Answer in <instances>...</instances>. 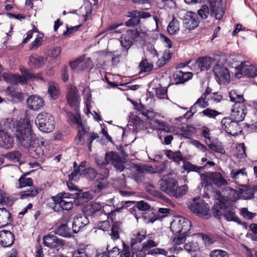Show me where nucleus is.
<instances>
[{"instance_id": "nucleus-1", "label": "nucleus", "mask_w": 257, "mask_h": 257, "mask_svg": "<svg viewBox=\"0 0 257 257\" xmlns=\"http://www.w3.org/2000/svg\"><path fill=\"white\" fill-rule=\"evenodd\" d=\"M15 135L19 145L28 149V153L31 157L39 159L40 161L43 159L44 155V142L36 138L29 120L24 119L19 122Z\"/></svg>"}, {"instance_id": "nucleus-2", "label": "nucleus", "mask_w": 257, "mask_h": 257, "mask_svg": "<svg viewBox=\"0 0 257 257\" xmlns=\"http://www.w3.org/2000/svg\"><path fill=\"white\" fill-rule=\"evenodd\" d=\"M216 195L218 198H217V201L211 208L213 217L217 219L224 217L228 222L233 221L241 224V221L236 214V206L234 202L229 199L227 197L222 195L219 191L216 192Z\"/></svg>"}, {"instance_id": "nucleus-3", "label": "nucleus", "mask_w": 257, "mask_h": 257, "mask_svg": "<svg viewBox=\"0 0 257 257\" xmlns=\"http://www.w3.org/2000/svg\"><path fill=\"white\" fill-rule=\"evenodd\" d=\"M78 97L77 88L75 86H71L67 94V100L68 104L75 112L67 113V122L71 127L77 129L78 133L75 138V142L77 144L80 143V113Z\"/></svg>"}, {"instance_id": "nucleus-4", "label": "nucleus", "mask_w": 257, "mask_h": 257, "mask_svg": "<svg viewBox=\"0 0 257 257\" xmlns=\"http://www.w3.org/2000/svg\"><path fill=\"white\" fill-rule=\"evenodd\" d=\"M134 203V202L131 201H122L117 205L115 209L111 210L110 212H106V211L107 210V207H111L110 205H106L102 207V205L100 203L93 202L88 204L81 209L84 215V218L86 219V221L84 220L81 221V224H84L82 227H84L87 224V216H92L97 212H100L102 208V211L104 212L105 214L107 215L108 218L112 219L115 216L116 212H121L122 209L127 208L128 206H130L131 204Z\"/></svg>"}, {"instance_id": "nucleus-5", "label": "nucleus", "mask_w": 257, "mask_h": 257, "mask_svg": "<svg viewBox=\"0 0 257 257\" xmlns=\"http://www.w3.org/2000/svg\"><path fill=\"white\" fill-rule=\"evenodd\" d=\"M229 96L230 101L234 103L231 108V119L238 122L243 121L247 113L246 101L235 90H231Z\"/></svg>"}, {"instance_id": "nucleus-6", "label": "nucleus", "mask_w": 257, "mask_h": 257, "mask_svg": "<svg viewBox=\"0 0 257 257\" xmlns=\"http://www.w3.org/2000/svg\"><path fill=\"white\" fill-rule=\"evenodd\" d=\"M158 185L162 191L176 198L182 197L185 194L188 189L186 185L178 186V181L171 177L161 179Z\"/></svg>"}, {"instance_id": "nucleus-7", "label": "nucleus", "mask_w": 257, "mask_h": 257, "mask_svg": "<svg viewBox=\"0 0 257 257\" xmlns=\"http://www.w3.org/2000/svg\"><path fill=\"white\" fill-rule=\"evenodd\" d=\"M39 130L45 133L52 132L55 128V121L53 117L49 113L43 112L39 114L35 120Z\"/></svg>"}, {"instance_id": "nucleus-8", "label": "nucleus", "mask_w": 257, "mask_h": 257, "mask_svg": "<svg viewBox=\"0 0 257 257\" xmlns=\"http://www.w3.org/2000/svg\"><path fill=\"white\" fill-rule=\"evenodd\" d=\"M140 38V33L137 29L128 30L121 36L119 40L123 50L127 52L134 42L139 41Z\"/></svg>"}, {"instance_id": "nucleus-9", "label": "nucleus", "mask_w": 257, "mask_h": 257, "mask_svg": "<svg viewBox=\"0 0 257 257\" xmlns=\"http://www.w3.org/2000/svg\"><path fill=\"white\" fill-rule=\"evenodd\" d=\"M188 207L193 213L200 216H207L209 214V206L200 197H195L188 203Z\"/></svg>"}, {"instance_id": "nucleus-10", "label": "nucleus", "mask_w": 257, "mask_h": 257, "mask_svg": "<svg viewBox=\"0 0 257 257\" xmlns=\"http://www.w3.org/2000/svg\"><path fill=\"white\" fill-rule=\"evenodd\" d=\"M238 121L229 117H224L221 124L222 128H223L227 133L232 136H236L242 132V128L239 125Z\"/></svg>"}, {"instance_id": "nucleus-11", "label": "nucleus", "mask_w": 257, "mask_h": 257, "mask_svg": "<svg viewBox=\"0 0 257 257\" xmlns=\"http://www.w3.org/2000/svg\"><path fill=\"white\" fill-rule=\"evenodd\" d=\"M70 219L67 216H62L59 219L58 225L53 232L55 234L63 237L68 238L72 236L70 228L68 225Z\"/></svg>"}, {"instance_id": "nucleus-12", "label": "nucleus", "mask_w": 257, "mask_h": 257, "mask_svg": "<svg viewBox=\"0 0 257 257\" xmlns=\"http://www.w3.org/2000/svg\"><path fill=\"white\" fill-rule=\"evenodd\" d=\"M55 235L50 233L44 236L43 241L44 245L51 248L62 247L65 244V241Z\"/></svg>"}, {"instance_id": "nucleus-13", "label": "nucleus", "mask_w": 257, "mask_h": 257, "mask_svg": "<svg viewBox=\"0 0 257 257\" xmlns=\"http://www.w3.org/2000/svg\"><path fill=\"white\" fill-rule=\"evenodd\" d=\"M213 71L216 78L220 82L225 83L230 80L228 70L223 64H216L214 66Z\"/></svg>"}, {"instance_id": "nucleus-14", "label": "nucleus", "mask_w": 257, "mask_h": 257, "mask_svg": "<svg viewBox=\"0 0 257 257\" xmlns=\"http://www.w3.org/2000/svg\"><path fill=\"white\" fill-rule=\"evenodd\" d=\"M5 93L8 99L13 103H19L24 99V94L16 86H8L5 90Z\"/></svg>"}, {"instance_id": "nucleus-15", "label": "nucleus", "mask_w": 257, "mask_h": 257, "mask_svg": "<svg viewBox=\"0 0 257 257\" xmlns=\"http://www.w3.org/2000/svg\"><path fill=\"white\" fill-rule=\"evenodd\" d=\"M199 24L198 16L194 12L188 11L184 16V27L189 30H194Z\"/></svg>"}, {"instance_id": "nucleus-16", "label": "nucleus", "mask_w": 257, "mask_h": 257, "mask_svg": "<svg viewBox=\"0 0 257 257\" xmlns=\"http://www.w3.org/2000/svg\"><path fill=\"white\" fill-rule=\"evenodd\" d=\"M89 127H86L81 122V140L83 139L84 143L86 144L89 152L91 151L92 143L93 141L98 138L97 134L94 132H89Z\"/></svg>"}, {"instance_id": "nucleus-17", "label": "nucleus", "mask_w": 257, "mask_h": 257, "mask_svg": "<svg viewBox=\"0 0 257 257\" xmlns=\"http://www.w3.org/2000/svg\"><path fill=\"white\" fill-rule=\"evenodd\" d=\"M15 240V235L10 230L0 231V245L4 247L12 245Z\"/></svg>"}, {"instance_id": "nucleus-18", "label": "nucleus", "mask_w": 257, "mask_h": 257, "mask_svg": "<svg viewBox=\"0 0 257 257\" xmlns=\"http://www.w3.org/2000/svg\"><path fill=\"white\" fill-rule=\"evenodd\" d=\"M27 103L29 108L33 110H38L45 105L43 98L36 95L30 96L27 100Z\"/></svg>"}, {"instance_id": "nucleus-19", "label": "nucleus", "mask_w": 257, "mask_h": 257, "mask_svg": "<svg viewBox=\"0 0 257 257\" xmlns=\"http://www.w3.org/2000/svg\"><path fill=\"white\" fill-rule=\"evenodd\" d=\"M191 72H183L181 70H176L173 74V78L176 85L183 84L192 78Z\"/></svg>"}, {"instance_id": "nucleus-20", "label": "nucleus", "mask_w": 257, "mask_h": 257, "mask_svg": "<svg viewBox=\"0 0 257 257\" xmlns=\"http://www.w3.org/2000/svg\"><path fill=\"white\" fill-rule=\"evenodd\" d=\"M146 237V232H141L139 231H134L131 234L130 247L131 252H135L134 248H136V245L142 242Z\"/></svg>"}, {"instance_id": "nucleus-21", "label": "nucleus", "mask_w": 257, "mask_h": 257, "mask_svg": "<svg viewBox=\"0 0 257 257\" xmlns=\"http://www.w3.org/2000/svg\"><path fill=\"white\" fill-rule=\"evenodd\" d=\"M45 62L46 59L43 56L35 54L29 57L28 65L32 68L37 69L42 68Z\"/></svg>"}, {"instance_id": "nucleus-22", "label": "nucleus", "mask_w": 257, "mask_h": 257, "mask_svg": "<svg viewBox=\"0 0 257 257\" xmlns=\"http://www.w3.org/2000/svg\"><path fill=\"white\" fill-rule=\"evenodd\" d=\"M195 64L200 71H207L210 69L212 66V58L210 57H199L196 60Z\"/></svg>"}, {"instance_id": "nucleus-23", "label": "nucleus", "mask_w": 257, "mask_h": 257, "mask_svg": "<svg viewBox=\"0 0 257 257\" xmlns=\"http://www.w3.org/2000/svg\"><path fill=\"white\" fill-rule=\"evenodd\" d=\"M212 173L211 172H205L201 173L200 175L201 183L198 185V188L204 187V189L207 188L212 186Z\"/></svg>"}, {"instance_id": "nucleus-24", "label": "nucleus", "mask_w": 257, "mask_h": 257, "mask_svg": "<svg viewBox=\"0 0 257 257\" xmlns=\"http://www.w3.org/2000/svg\"><path fill=\"white\" fill-rule=\"evenodd\" d=\"M199 236L201 237L204 244L206 246H210L216 242H218L220 239V236L217 234L209 233L208 234L201 233Z\"/></svg>"}, {"instance_id": "nucleus-25", "label": "nucleus", "mask_w": 257, "mask_h": 257, "mask_svg": "<svg viewBox=\"0 0 257 257\" xmlns=\"http://www.w3.org/2000/svg\"><path fill=\"white\" fill-rule=\"evenodd\" d=\"M0 143L4 148L11 149L14 143V138L5 131L3 134L0 135Z\"/></svg>"}, {"instance_id": "nucleus-26", "label": "nucleus", "mask_w": 257, "mask_h": 257, "mask_svg": "<svg viewBox=\"0 0 257 257\" xmlns=\"http://www.w3.org/2000/svg\"><path fill=\"white\" fill-rule=\"evenodd\" d=\"M54 204H59L62 210L69 211L73 207L74 204L76 206H79L80 205V201L78 199H75L74 202L71 201H66L65 200L58 201L56 200V201H53Z\"/></svg>"}, {"instance_id": "nucleus-27", "label": "nucleus", "mask_w": 257, "mask_h": 257, "mask_svg": "<svg viewBox=\"0 0 257 257\" xmlns=\"http://www.w3.org/2000/svg\"><path fill=\"white\" fill-rule=\"evenodd\" d=\"M84 5L85 7L86 13L82 16L83 21L86 22L91 17L92 11V6H95L98 3L97 0H83Z\"/></svg>"}, {"instance_id": "nucleus-28", "label": "nucleus", "mask_w": 257, "mask_h": 257, "mask_svg": "<svg viewBox=\"0 0 257 257\" xmlns=\"http://www.w3.org/2000/svg\"><path fill=\"white\" fill-rule=\"evenodd\" d=\"M182 167L184 171H185L188 174L191 172H194L200 175L201 172L204 171L203 167L198 166L194 165L189 161H185Z\"/></svg>"}, {"instance_id": "nucleus-29", "label": "nucleus", "mask_w": 257, "mask_h": 257, "mask_svg": "<svg viewBox=\"0 0 257 257\" xmlns=\"http://www.w3.org/2000/svg\"><path fill=\"white\" fill-rule=\"evenodd\" d=\"M3 77L6 82L12 84L20 83V80L22 79L21 76L20 75L12 73L5 72L3 74Z\"/></svg>"}, {"instance_id": "nucleus-30", "label": "nucleus", "mask_w": 257, "mask_h": 257, "mask_svg": "<svg viewBox=\"0 0 257 257\" xmlns=\"http://www.w3.org/2000/svg\"><path fill=\"white\" fill-rule=\"evenodd\" d=\"M241 193L246 195L245 199H250L253 197L254 194L257 192V185L250 186L244 185L241 189Z\"/></svg>"}, {"instance_id": "nucleus-31", "label": "nucleus", "mask_w": 257, "mask_h": 257, "mask_svg": "<svg viewBox=\"0 0 257 257\" xmlns=\"http://www.w3.org/2000/svg\"><path fill=\"white\" fill-rule=\"evenodd\" d=\"M212 174V184L219 187L224 186L227 184V181L223 178L220 173L213 172Z\"/></svg>"}, {"instance_id": "nucleus-32", "label": "nucleus", "mask_w": 257, "mask_h": 257, "mask_svg": "<svg viewBox=\"0 0 257 257\" xmlns=\"http://www.w3.org/2000/svg\"><path fill=\"white\" fill-rule=\"evenodd\" d=\"M180 30L179 22L174 17H173L172 21L169 23L167 27L168 32L172 35H175Z\"/></svg>"}, {"instance_id": "nucleus-33", "label": "nucleus", "mask_w": 257, "mask_h": 257, "mask_svg": "<svg viewBox=\"0 0 257 257\" xmlns=\"http://www.w3.org/2000/svg\"><path fill=\"white\" fill-rule=\"evenodd\" d=\"M154 67V65L151 63H149L146 58H143L139 65L140 70L139 74L143 73L150 72Z\"/></svg>"}, {"instance_id": "nucleus-34", "label": "nucleus", "mask_w": 257, "mask_h": 257, "mask_svg": "<svg viewBox=\"0 0 257 257\" xmlns=\"http://www.w3.org/2000/svg\"><path fill=\"white\" fill-rule=\"evenodd\" d=\"M206 144L210 150L216 153L221 154H224L225 153L223 145L220 142L213 143L210 141L208 143L206 142Z\"/></svg>"}, {"instance_id": "nucleus-35", "label": "nucleus", "mask_w": 257, "mask_h": 257, "mask_svg": "<svg viewBox=\"0 0 257 257\" xmlns=\"http://www.w3.org/2000/svg\"><path fill=\"white\" fill-rule=\"evenodd\" d=\"M210 14L211 16L214 15L216 20H220L224 14V11L221 8H216L215 3H211L210 4Z\"/></svg>"}, {"instance_id": "nucleus-36", "label": "nucleus", "mask_w": 257, "mask_h": 257, "mask_svg": "<svg viewBox=\"0 0 257 257\" xmlns=\"http://www.w3.org/2000/svg\"><path fill=\"white\" fill-rule=\"evenodd\" d=\"M28 174H29V173L23 174L19 179V188H22L27 186L31 187L33 186V180L31 178L26 177Z\"/></svg>"}, {"instance_id": "nucleus-37", "label": "nucleus", "mask_w": 257, "mask_h": 257, "mask_svg": "<svg viewBox=\"0 0 257 257\" xmlns=\"http://www.w3.org/2000/svg\"><path fill=\"white\" fill-rule=\"evenodd\" d=\"M181 227L182 220H181V217H179L171 223L170 228L174 234H178L182 233Z\"/></svg>"}, {"instance_id": "nucleus-38", "label": "nucleus", "mask_w": 257, "mask_h": 257, "mask_svg": "<svg viewBox=\"0 0 257 257\" xmlns=\"http://www.w3.org/2000/svg\"><path fill=\"white\" fill-rule=\"evenodd\" d=\"M151 123L159 130L163 131L166 133H170L171 132L169 125L165 121L154 119L152 120Z\"/></svg>"}, {"instance_id": "nucleus-39", "label": "nucleus", "mask_w": 257, "mask_h": 257, "mask_svg": "<svg viewBox=\"0 0 257 257\" xmlns=\"http://www.w3.org/2000/svg\"><path fill=\"white\" fill-rule=\"evenodd\" d=\"M4 157L13 162H18L20 161L22 157V154L18 151H14L6 153Z\"/></svg>"}, {"instance_id": "nucleus-40", "label": "nucleus", "mask_w": 257, "mask_h": 257, "mask_svg": "<svg viewBox=\"0 0 257 257\" xmlns=\"http://www.w3.org/2000/svg\"><path fill=\"white\" fill-rule=\"evenodd\" d=\"M44 37V34L41 32H38L37 37L34 41L30 44L29 46L30 50H36L42 44L43 42V39Z\"/></svg>"}, {"instance_id": "nucleus-41", "label": "nucleus", "mask_w": 257, "mask_h": 257, "mask_svg": "<svg viewBox=\"0 0 257 257\" xmlns=\"http://www.w3.org/2000/svg\"><path fill=\"white\" fill-rule=\"evenodd\" d=\"M120 222L116 221L112 225L110 235L113 240H116L119 238V230L120 229Z\"/></svg>"}, {"instance_id": "nucleus-42", "label": "nucleus", "mask_w": 257, "mask_h": 257, "mask_svg": "<svg viewBox=\"0 0 257 257\" xmlns=\"http://www.w3.org/2000/svg\"><path fill=\"white\" fill-rule=\"evenodd\" d=\"M195 128L191 125H186L185 127L183 126L181 128L182 136L186 139H190L192 135L195 133Z\"/></svg>"}, {"instance_id": "nucleus-43", "label": "nucleus", "mask_w": 257, "mask_h": 257, "mask_svg": "<svg viewBox=\"0 0 257 257\" xmlns=\"http://www.w3.org/2000/svg\"><path fill=\"white\" fill-rule=\"evenodd\" d=\"M15 199L12 196H6L5 193L1 191L0 194V204L6 205L7 206H12L14 204Z\"/></svg>"}, {"instance_id": "nucleus-44", "label": "nucleus", "mask_w": 257, "mask_h": 257, "mask_svg": "<svg viewBox=\"0 0 257 257\" xmlns=\"http://www.w3.org/2000/svg\"><path fill=\"white\" fill-rule=\"evenodd\" d=\"M181 220H182V233L186 234V235H189L190 234V230L191 227V221L186 218L181 217Z\"/></svg>"}, {"instance_id": "nucleus-45", "label": "nucleus", "mask_w": 257, "mask_h": 257, "mask_svg": "<svg viewBox=\"0 0 257 257\" xmlns=\"http://www.w3.org/2000/svg\"><path fill=\"white\" fill-rule=\"evenodd\" d=\"M41 189L40 188H34L33 189H28L21 192V198L25 199L27 197H36L39 193Z\"/></svg>"}, {"instance_id": "nucleus-46", "label": "nucleus", "mask_w": 257, "mask_h": 257, "mask_svg": "<svg viewBox=\"0 0 257 257\" xmlns=\"http://www.w3.org/2000/svg\"><path fill=\"white\" fill-rule=\"evenodd\" d=\"M21 71L22 76H21L22 79L20 80V83L22 84H27L28 79L33 78L34 73L31 72L29 70L24 69H21Z\"/></svg>"}, {"instance_id": "nucleus-47", "label": "nucleus", "mask_w": 257, "mask_h": 257, "mask_svg": "<svg viewBox=\"0 0 257 257\" xmlns=\"http://www.w3.org/2000/svg\"><path fill=\"white\" fill-rule=\"evenodd\" d=\"M106 160L108 164L113 165L118 161H120L121 158L119 155L114 152H109L106 153Z\"/></svg>"}, {"instance_id": "nucleus-48", "label": "nucleus", "mask_w": 257, "mask_h": 257, "mask_svg": "<svg viewBox=\"0 0 257 257\" xmlns=\"http://www.w3.org/2000/svg\"><path fill=\"white\" fill-rule=\"evenodd\" d=\"M96 176V172L92 168H88L81 171V177L83 176L90 180H92Z\"/></svg>"}, {"instance_id": "nucleus-49", "label": "nucleus", "mask_w": 257, "mask_h": 257, "mask_svg": "<svg viewBox=\"0 0 257 257\" xmlns=\"http://www.w3.org/2000/svg\"><path fill=\"white\" fill-rule=\"evenodd\" d=\"M91 94H90V93H89L85 97L84 102L85 104L84 111L87 115H88L89 114H92V113L90 111V110L92 108V106L91 105Z\"/></svg>"}, {"instance_id": "nucleus-50", "label": "nucleus", "mask_w": 257, "mask_h": 257, "mask_svg": "<svg viewBox=\"0 0 257 257\" xmlns=\"http://www.w3.org/2000/svg\"><path fill=\"white\" fill-rule=\"evenodd\" d=\"M74 170L69 175V179L77 181L79 180L78 175L80 172V165L78 166L76 162L73 164Z\"/></svg>"}, {"instance_id": "nucleus-51", "label": "nucleus", "mask_w": 257, "mask_h": 257, "mask_svg": "<svg viewBox=\"0 0 257 257\" xmlns=\"http://www.w3.org/2000/svg\"><path fill=\"white\" fill-rule=\"evenodd\" d=\"M93 250L90 245L81 244V257H92Z\"/></svg>"}, {"instance_id": "nucleus-52", "label": "nucleus", "mask_w": 257, "mask_h": 257, "mask_svg": "<svg viewBox=\"0 0 257 257\" xmlns=\"http://www.w3.org/2000/svg\"><path fill=\"white\" fill-rule=\"evenodd\" d=\"M73 195L72 194H70L69 193H66L65 192H62L58 193L55 196H53L51 197V199L53 201H56V200L58 201L64 200V198H73Z\"/></svg>"}, {"instance_id": "nucleus-53", "label": "nucleus", "mask_w": 257, "mask_h": 257, "mask_svg": "<svg viewBox=\"0 0 257 257\" xmlns=\"http://www.w3.org/2000/svg\"><path fill=\"white\" fill-rule=\"evenodd\" d=\"M156 96L160 99H164L167 96V88L162 87L161 85L159 87L155 88Z\"/></svg>"}, {"instance_id": "nucleus-54", "label": "nucleus", "mask_w": 257, "mask_h": 257, "mask_svg": "<svg viewBox=\"0 0 257 257\" xmlns=\"http://www.w3.org/2000/svg\"><path fill=\"white\" fill-rule=\"evenodd\" d=\"M240 215L245 219L250 220L256 215V213H253L248 210L247 208H242L240 210Z\"/></svg>"}, {"instance_id": "nucleus-55", "label": "nucleus", "mask_w": 257, "mask_h": 257, "mask_svg": "<svg viewBox=\"0 0 257 257\" xmlns=\"http://www.w3.org/2000/svg\"><path fill=\"white\" fill-rule=\"evenodd\" d=\"M200 113H202L204 116H207L209 118H215L220 114L218 111L209 108L204 109Z\"/></svg>"}, {"instance_id": "nucleus-56", "label": "nucleus", "mask_w": 257, "mask_h": 257, "mask_svg": "<svg viewBox=\"0 0 257 257\" xmlns=\"http://www.w3.org/2000/svg\"><path fill=\"white\" fill-rule=\"evenodd\" d=\"M210 257H229V254L222 249H214L210 252Z\"/></svg>"}, {"instance_id": "nucleus-57", "label": "nucleus", "mask_w": 257, "mask_h": 257, "mask_svg": "<svg viewBox=\"0 0 257 257\" xmlns=\"http://www.w3.org/2000/svg\"><path fill=\"white\" fill-rule=\"evenodd\" d=\"M93 67V64L90 58L86 60H82L81 58V71L90 70Z\"/></svg>"}, {"instance_id": "nucleus-58", "label": "nucleus", "mask_w": 257, "mask_h": 257, "mask_svg": "<svg viewBox=\"0 0 257 257\" xmlns=\"http://www.w3.org/2000/svg\"><path fill=\"white\" fill-rule=\"evenodd\" d=\"M210 13V9L207 5H203L201 8L198 11V16L199 15L202 19H206L208 14Z\"/></svg>"}, {"instance_id": "nucleus-59", "label": "nucleus", "mask_w": 257, "mask_h": 257, "mask_svg": "<svg viewBox=\"0 0 257 257\" xmlns=\"http://www.w3.org/2000/svg\"><path fill=\"white\" fill-rule=\"evenodd\" d=\"M243 72L245 76L248 77L253 78L257 76V69L254 67L245 68Z\"/></svg>"}, {"instance_id": "nucleus-60", "label": "nucleus", "mask_w": 257, "mask_h": 257, "mask_svg": "<svg viewBox=\"0 0 257 257\" xmlns=\"http://www.w3.org/2000/svg\"><path fill=\"white\" fill-rule=\"evenodd\" d=\"M245 168H242L241 169H233L230 173V177L232 179H236L238 178V176L241 175L243 176L244 175H246L245 173Z\"/></svg>"}, {"instance_id": "nucleus-61", "label": "nucleus", "mask_w": 257, "mask_h": 257, "mask_svg": "<svg viewBox=\"0 0 257 257\" xmlns=\"http://www.w3.org/2000/svg\"><path fill=\"white\" fill-rule=\"evenodd\" d=\"M147 254L153 255L162 254L165 256H167L168 254V251L163 248H155L154 249H150L147 252Z\"/></svg>"}, {"instance_id": "nucleus-62", "label": "nucleus", "mask_w": 257, "mask_h": 257, "mask_svg": "<svg viewBox=\"0 0 257 257\" xmlns=\"http://www.w3.org/2000/svg\"><path fill=\"white\" fill-rule=\"evenodd\" d=\"M48 92L52 99L55 100L59 96V91L56 87L53 85H50Z\"/></svg>"}, {"instance_id": "nucleus-63", "label": "nucleus", "mask_w": 257, "mask_h": 257, "mask_svg": "<svg viewBox=\"0 0 257 257\" xmlns=\"http://www.w3.org/2000/svg\"><path fill=\"white\" fill-rule=\"evenodd\" d=\"M206 99L207 98L201 96L196 101V104H198V106L202 108L207 107L209 105L208 101L209 100V98L207 100Z\"/></svg>"}, {"instance_id": "nucleus-64", "label": "nucleus", "mask_w": 257, "mask_h": 257, "mask_svg": "<svg viewBox=\"0 0 257 257\" xmlns=\"http://www.w3.org/2000/svg\"><path fill=\"white\" fill-rule=\"evenodd\" d=\"M109 257H124L120 249L114 247L111 250L108 251Z\"/></svg>"}]
</instances>
